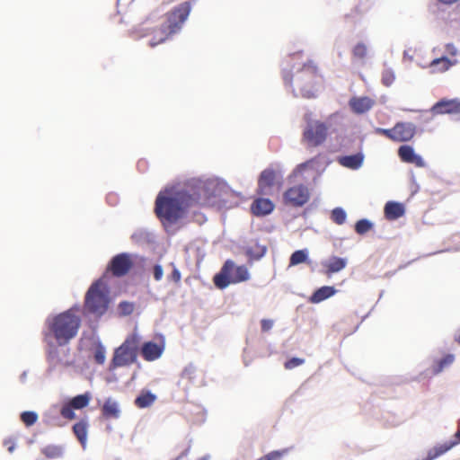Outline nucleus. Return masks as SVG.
Masks as SVG:
<instances>
[{
  "label": "nucleus",
  "mask_w": 460,
  "mask_h": 460,
  "mask_svg": "<svg viewBox=\"0 0 460 460\" xmlns=\"http://www.w3.org/2000/svg\"><path fill=\"white\" fill-rule=\"evenodd\" d=\"M208 195L204 186L190 190L160 192L155 199V212L163 223L174 224L194 208L208 204Z\"/></svg>",
  "instance_id": "f257e3e1"
},
{
  "label": "nucleus",
  "mask_w": 460,
  "mask_h": 460,
  "mask_svg": "<svg viewBox=\"0 0 460 460\" xmlns=\"http://www.w3.org/2000/svg\"><path fill=\"white\" fill-rule=\"evenodd\" d=\"M81 317L74 308L58 314L46 322L47 330L43 332L44 341L58 346H66L75 339L81 327Z\"/></svg>",
  "instance_id": "f03ea898"
},
{
  "label": "nucleus",
  "mask_w": 460,
  "mask_h": 460,
  "mask_svg": "<svg viewBox=\"0 0 460 460\" xmlns=\"http://www.w3.org/2000/svg\"><path fill=\"white\" fill-rule=\"evenodd\" d=\"M190 11V3L183 2L166 13L162 24L152 30L151 39L148 42L149 47L155 48L163 44L172 35L179 32L188 19Z\"/></svg>",
  "instance_id": "7ed1b4c3"
},
{
  "label": "nucleus",
  "mask_w": 460,
  "mask_h": 460,
  "mask_svg": "<svg viewBox=\"0 0 460 460\" xmlns=\"http://www.w3.org/2000/svg\"><path fill=\"white\" fill-rule=\"evenodd\" d=\"M283 79L286 84H289L292 87L293 93L296 95H300L304 98H313L316 95L322 76L314 62L308 61L301 68L297 69L294 75L285 72Z\"/></svg>",
  "instance_id": "20e7f679"
},
{
  "label": "nucleus",
  "mask_w": 460,
  "mask_h": 460,
  "mask_svg": "<svg viewBox=\"0 0 460 460\" xmlns=\"http://www.w3.org/2000/svg\"><path fill=\"white\" fill-rule=\"evenodd\" d=\"M141 337L136 332L128 335L122 344L115 349L109 365V371L129 367L137 361Z\"/></svg>",
  "instance_id": "39448f33"
},
{
  "label": "nucleus",
  "mask_w": 460,
  "mask_h": 460,
  "mask_svg": "<svg viewBox=\"0 0 460 460\" xmlns=\"http://www.w3.org/2000/svg\"><path fill=\"white\" fill-rule=\"evenodd\" d=\"M305 126L302 131L301 142L307 148H314L323 145L329 135L330 128L323 120L312 118V113L304 115Z\"/></svg>",
  "instance_id": "423d86ee"
},
{
  "label": "nucleus",
  "mask_w": 460,
  "mask_h": 460,
  "mask_svg": "<svg viewBox=\"0 0 460 460\" xmlns=\"http://www.w3.org/2000/svg\"><path fill=\"white\" fill-rule=\"evenodd\" d=\"M109 302L106 286L102 280H97L91 285L85 294L84 313L100 317L106 313Z\"/></svg>",
  "instance_id": "0eeeda50"
},
{
  "label": "nucleus",
  "mask_w": 460,
  "mask_h": 460,
  "mask_svg": "<svg viewBox=\"0 0 460 460\" xmlns=\"http://www.w3.org/2000/svg\"><path fill=\"white\" fill-rule=\"evenodd\" d=\"M249 279L250 273L246 266H237L233 261L227 260L220 271L214 276L213 282L217 288L224 289L230 284L244 282Z\"/></svg>",
  "instance_id": "6e6552de"
},
{
  "label": "nucleus",
  "mask_w": 460,
  "mask_h": 460,
  "mask_svg": "<svg viewBox=\"0 0 460 460\" xmlns=\"http://www.w3.org/2000/svg\"><path fill=\"white\" fill-rule=\"evenodd\" d=\"M376 132L394 142H407L414 137L416 128L412 123L398 122L392 128H376Z\"/></svg>",
  "instance_id": "1a4fd4ad"
},
{
  "label": "nucleus",
  "mask_w": 460,
  "mask_h": 460,
  "mask_svg": "<svg viewBox=\"0 0 460 460\" xmlns=\"http://www.w3.org/2000/svg\"><path fill=\"white\" fill-rule=\"evenodd\" d=\"M310 190L304 184H297L289 187L283 193V203L292 208H300L305 205L310 199Z\"/></svg>",
  "instance_id": "9d476101"
},
{
  "label": "nucleus",
  "mask_w": 460,
  "mask_h": 460,
  "mask_svg": "<svg viewBox=\"0 0 460 460\" xmlns=\"http://www.w3.org/2000/svg\"><path fill=\"white\" fill-rule=\"evenodd\" d=\"M134 261L129 253L122 252L112 257L109 262L106 273H111L113 277L121 278L126 276L133 268Z\"/></svg>",
  "instance_id": "9b49d317"
},
{
  "label": "nucleus",
  "mask_w": 460,
  "mask_h": 460,
  "mask_svg": "<svg viewBox=\"0 0 460 460\" xmlns=\"http://www.w3.org/2000/svg\"><path fill=\"white\" fill-rule=\"evenodd\" d=\"M275 185H282V176L274 169L267 168L261 172L258 179L257 193L261 196L271 195V190Z\"/></svg>",
  "instance_id": "f8f14e48"
},
{
  "label": "nucleus",
  "mask_w": 460,
  "mask_h": 460,
  "mask_svg": "<svg viewBox=\"0 0 460 460\" xmlns=\"http://www.w3.org/2000/svg\"><path fill=\"white\" fill-rule=\"evenodd\" d=\"M91 400V394L85 393L73 397L68 402L65 403L60 409V414L66 420L75 419V410L85 408Z\"/></svg>",
  "instance_id": "ddd939ff"
},
{
  "label": "nucleus",
  "mask_w": 460,
  "mask_h": 460,
  "mask_svg": "<svg viewBox=\"0 0 460 460\" xmlns=\"http://www.w3.org/2000/svg\"><path fill=\"white\" fill-rule=\"evenodd\" d=\"M164 348V341L159 343L146 341L141 346L140 354L146 361H155L162 356Z\"/></svg>",
  "instance_id": "4468645a"
},
{
  "label": "nucleus",
  "mask_w": 460,
  "mask_h": 460,
  "mask_svg": "<svg viewBox=\"0 0 460 460\" xmlns=\"http://www.w3.org/2000/svg\"><path fill=\"white\" fill-rule=\"evenodd\" d=\"M430 112L433 115L460 114V101L440 100L431 107Z\"/></svg>",
  "instance_id": "2eb2a0df"
},
{
  "label": "nucleus",
  "mask_w": 460,
  "mask_h": 460,
  "mask_svg": "<svg viewBox=\"0 0 460 460\" xmlns=\"http://www.w3.org/2000/svg\"><path fill=\"white\" fill-rule=\"evenodd\" d=\"M398 155L403 163L411 164L417 167H423L425 165L422 157L417 155L411 146H401L398 149Z\"/></svg>",
  "instance_id": "dca6fc26"
},
{
  "label": "nucleus",
  "mask_w": 460,
  "mask_h": 460,
  "mask_svg": "<svg viewBox=\"0 0 460 460\" xmlns=\"http://www.w3.org/2000/svg\"><path fill=\"white\" fill-rule=\"evenodd\" d=\"M274 209V204L269 199L258 198L251 205V211L257 217L270 214Z\"/></svg>",
  "instance_id": "f3484780"
},
{
  "label": "nucleus",
  "mask_w": 460,
  "mask_h": 460,
  "mask_svg": "<svg viewBox=\"0 0 460 460\" xmlns=\"http://www.w3.org/2000/svg\"><path fill=\"white\" fill-rule=\"evenodd\" d=\"M349 107L354 113L362 114L368 111L375 104L369 97H353L349 100Z\"/></svg>",
  "instance_id": "a211bd4d"
},
{
  "label": "nucleus",
  "mask_w": 460,
  "mask_h": 460,
  "mask_svg": "<svg viewBox=\"0 0 460 460\" xmlns=\"http://www.w3.org/2000/svg\"><path fill=\"white\" fill-rule=\"evenodd\" d=\"M405 213L403 204L395 201H388L384 208V214L387 220L393 221L402 217Z\"/></svg>",
  "instance_id": "6ab92c4d"
},
{
  "label": "nucleus",
  "mask_w": 460,
  "mask_h": 460,
  "mask_svg": "<svg viewBox=\"0 0 460 460\" xmlns=\"http://www.w3.org/2000/svg\"><path fill=\"white\" fill-rule=\"evenodd\" d=\"M364 161L362 153H357L351 155H344L338 158V163L343 167L357 170L361 167Z\"/></svg>",
  "instance_id": "aec40b11"
},
{
  "label": "nucleus",
  "mask_w": 460,
  "mask_h": 460,
  "mask_svg": "<svg viewBox=\"0 0 460 460\" xmlns=\"http://www.w3.org/2000/svg\"><path fill=\"white\" fill-rule=\"evenodd\" d=\"M457 63L456 58L450 59L447 57L435 58L429 64V68L432 73H443L447 71L450 67Z\"/></svg>",
  "instance_id": "412c9836"
},
{
  "label": "nucleus",
  "mask_w": 460,
  "mask_h": 460,
  "mask_svg": "<svg viewBox=\"0 0 460 460\" xmlns=\"http://www.w3.org/2000/svg\"><path fill=\"white\" fill-rule=\"evenodd\" d=\"M347 265V260L340 257H331L327 262L323 264L325 267V274L331 276L333 273L343 270Z\"/></svg>",
  "instance_id": "4be33fe9"
},
{
  "label": "nucleus",
  "mask_w": 460,
  "mask_h": 460,
  "mask_svg": "<svg viewBox=\"0 0 460 460\" xmlns=\"http://www.w3.org/2000/svg\"><path fill=\"white\" fill-rule=\"evenodd\" d=\"M456 440L450 444H444L440 445L438 447H436L432 449H430L428 453L427 458L425 460H433L439 456L443 455L447 451H448L452 447L458 444L460 442V429L456 431Z\"/></svg>",
  "instance_id": "5701e85b"
},
{
  "label": "nucleus",
  "mask_w": 460,
  "mask_h": 460,
  "mask_svg": "<svg viewBox=\"0 0 460 460\" xmlns=\"http://www.w3.org/2000/svg\"><path fill=\"white\" fill-rule=\"evenodd\" d=\"M336 293V289L333 287L324 286L314 292V294L310 297V302L313 304H318L331 296H332Z\"/></svg>",
  "instance_id": "b1692460"
},
{
  "label": "nucleus",
  "mask_w": 460,
  "mask_h": 460,
  "mask_svg": "<svg viewBox=\"0 0 460 460\" xmlns=\"http://www.w3.org/2000/svg\"><path fill=\"white\" fill-rule=\"evenodd\" d=\"M156 400V395L150 391L142 390L140 394L135 399V405L143 409L151 406Z\"/></svg>",
  "instance_id": "393cba45"
},
{
  "label": "nucleus",
  "mask_w": 460,
  "mask_h": 460,
  "mask_svg": "<svg viewBox=\"0 0 460 460\" xmlns=\"http://www.w3.org/2000/svg\"><path fill=\"white\" fill-rule=\"evenodd\" d=\"M102 414L105 419H117L119 416V409L118 403L111 399L105 401Z\"/></svg>",
  "instance_id": "a878e982"
},
{
  "label": "nucleus",
  "mask_w": 460,
  "mask_h": 460,
  "mask_svg": "<svg viewBox=\"0 0 460 460\" xmlns=\"http://www.w3.org/2000/svg\"><path fill=\"white\" fill-rule=\"evenodd\" d=\"M87 429H88V423L86 420H82L78 422H76L73 426V432L79 440V442L82 444L83 447L85 446L87 441Z\"/></svg>",
  "instance_id": "bb28decb"
},
{
  "label": "nucleus",
  "mask_w": 460,
  "mask_h": 460,
  "mask_svg": "<svg viewBox=\"0 0 460 460\" xmlns=\"http://www.w3.org/2000/svg\"><path fill=\"white\" fill-rule=\"evenodd\" d=\"M198 377L201 378V380L199 381V385H202L203 384V373L201 370L197 369L193 366L186 367L181 373V378L184 380H187L188 382H190L191 384H195L196 379Z\"/></svg>",
  "instance_id": "cd10ccee"
},
{
  "label": "nucleus",
  "mask_w": 460,
  "mask_h": 460,
  "mask_svg": "<svg viewBox=\"0 0 460 460\" xmlns=\"http://www.w3.org/2000/svg\"><path fill=\"white\" fill-rule=\"evenodd\" d=\"M267 252V248L264 245L255 243L246 248L245 254L250 260H260Z\"/></svg>",
  "instance_id": "c85d7f7f"
},
{
  "label": "nucleus",
  "mask_w": 460,
  "mask_h": 460,
  "mask_svg": "<svg viewBox=\"0 0 460 460\" xmlns=\"http://www.w3.org/2000/svg\"><path fill=\"white\" fill-rule=\"evenodd\" d=\"M41 453L50 459L58 458L62 455V448L56 445H48L41 449Z\"/></svg>",
  "instance_id": "c756f323"
},
{
  "label": "nucleus",
  "mask_w": 460,
  "mask_h": 460,
  "mask_svg": "<svg viewBox=\"0 0 460 460\" xmlns=\"http://www.w3.org/2000/svg\"><path fill=\"white\" fill-rule=\"evenodd\" d=\"M318 162V157H314L305 163H302L300 164H298L296 169L293 171V173L292 175L293 176H297L299 174H302L304 172V171L307 170V169H315V164H317Z\"/></svg>",
  "instance_id": "7c9ffc66"
},
{
  "label": "nucleus",
  "mask_w": 460,
  "mask_h": 460,
  "mask_svg": "<svg viewBox=\"0 0 460 460\" xmlns=\"http://www.w3.org/2000/svg\"><path fill=\"white\" fill-rule=\"evenodd\" d=\"M307 260V252L305 250H297L294 252L289 259V266H296L305 262Z\"/></svg>",
  "instance_id": "2f4dec72"
},
{
  "label": "nucleus",
  "mask_w": 460,
  "mask_h": 460,
  "mask_svg": "<svg viewBox=\"0 0 460 460\" xmlns=\"http://www.w3.org/2000/svg\"><path fill=\"white\" fill-rule=\"evenodd\" d=\"M93 358L95 363L102 365L106 359V349L102 343H97L94 348Z\"/></svg>",
  "instance_id": "473e14b6"
},
{
  "label": "nucleus",
  "mask_w": 460,
  "mask_h": 460,
  "mask_svg": "<svg viewBox=\"0 0 460 460\" xmlns=\"http://www.w3.org/2000/svg\"><path fill=\"white\" fill-rule=\"evenodd\" d=\"M373 227V225L367 219H360L355 225V231L358 234H364L370 231Z\"/></svg>",
  "instance_id": "72a5a7b5"
},
{
  "label": "nucleus",
  "mask_w": 460,
  "mask_h": 460,
  "mask_svg": "<svg viewBox=\"0 0 460 460\" xmlns=\"http://www.w3.org/2000/svg\"><path fill=\"white\" fill-rule=\"evenodd\" d=\"M455 357L452 354L446 355L443 358H441L438 363L436 367L434 368V373L438 374L441 372L444 367L451 365L454 362Z\"/></svg>",
  "instance_id": "f704fd0d"
},
{
  "label": "nucleus",
  "mask_w": 460,
  "mask_h": 460,
  "mask_svg": "<svg viewBox=\"0 0 460 460\" xmlns=\"http://www.w3.org/2000/svg\"><path fill=\"white\" fill-rule=\"evenodd\" d=\"M367 54V48L364 43H358L352 49V56L356 59H364Z\"/></svg>",
  "instance_id": "c9c22d12"
},
{
  "label": "nucleus",
  "mask_w": 460,
  "mask_h": 460,
  "mask_svg": "<svg viewBox=\"0 0 460 460\" xmlns=\"http://www.w3.org/2000/svg\"><path fill=\"white\" fill-rule=\"evenodd\" d=\"M21 420L26 426H32L38 420V415L34 411H23Z\"/></svg>",
  "instance_id": "e433bc0d"
},
{
  "label": "nucleus",
  "mask_w": 460,
  "mask_h": 460,
  "mask_svg": "<svg viewBox=\"0 0 460 460\" xmlns=\"http://www.w3.org/2000/svg\"><path fill=\"white\" fill-rule=\"evenodd\" d=\"M346 217V212L341 208H336L332 211V219L338 225H342L345 222Z\"/></svg>",
  "instance_id": "4c0bfd02"
},
{
  "label": "nucleus",
  "mask_w": 460,
  "mask_h": 460,
  "mask_svg": "<svg viewBox=\"0 0 460 460\" xmlns=\"http://www.w3.org/2000/svg\"><path fill=\"white\" fill-rule=\"evenodd\" d=\"M394 74L390 69H386L382 73V82L385 86H390L394 83Z\"/></svg>",
  "instance_id": "58836bf2"
},
{
  "label": "nucleus",
  "mask_w": 460,
  "mask_h": 460,
  "mask_svg": "<svg viewBox=\"0 0 460 460\" xmlns=\"http://www.w3.org/2000/svg\"><path fill=\"white\" fill-rule=\"evenodd\" d=\"M305 363V359L304 358H292L288 360H287L285 363H284V367L286 369H293L296 367H299L301 365H303Z\"/></svg>",
  "instance_id": "ea45409f"
},
{
  "label": "nucleus",
  "mask_w": 460,
  "mask_h": 460,
  "mask_svg": "<svg viewBox=\"0 0 460 460\" xmlns=\"http://www.w3.org/2000/svg\"><path fill=\"white\" fill-rule=\"evenodd\" d=\"M119 308L123 315H129L134 311V304L127 301L120 302Z\"/></svg>",
  "instance_id": "a19ab883"
},
{
  "label": "nucleus",
  "mask_w": 460,
  "mask_h": 460,
  "mask_svg": "<svg viewBox=\"0 0 460 460\" xmlns=\"http://www.w3.org/2000/svg\"><path fill=\"white\" fill-rule=\"evenodd\" d=\"M171 265L172 266V271L168 276V279L174 282L175 284H179L181 279V272L173 263H171Z\"/></svg>",
  "instance_id": "79ce46f5"
},
{
  "label": "nucleus",
  "mask_w": 460,
  "mask_h": 460,
  "mask_svg": "<svg viewBox=\"0 0 460 460\" xmlns=\"http://www.w3.org/2000/svg\"><path fill=\"white\" fill-rule=\"evenodd\" d=\"M153 274H154V279L156 281H160L164 276L163 267L159 264L155 265L153 268Z\"/></svg>",
  "instance_id": "37998d69"
},
{
  "label": "nucleus",
  "mask_w": 460,
  "mask_h": 460,
  "mask_svg": "<svg viewBox=\"0 0 460 460\" xmlns=\"http://www.w3.org/2000/svg\"><path fill=\"white\" fill-rule=\"evenodd\" d=\"M261 331L263 332H269L273 327V321L269 319H262L261 321Z\"/></svg>",
  "instance_id": "c03bdc74"
},
{
  "label": "nucleus",
  "mask_w": 460,
  "mask_h": 460,
  "mask_svg": "<svg viewBox=\"0 0 460 460\" xmlns=\"http://www.w3.org/2000/svg\"><path fill=\"white\" fill-rule=\"evenodd\" d=\"M446 50L453 58L456 57L458 52L455 45L451 43L446 45Z\"/></svg>",
  "instance_id": "a18cd8bd"
},
{
  "label": "nucleus",
  "mask_w": 460,
  "mask_h": 460,
  "mask_svg": "<svg viewBox=\"0 0 460 460\" xmlns=\"http://www.w3.org/2000/svg\"><path fill=\"white\" fill-rule=\"evenodd\" d=\"M4 444L7 447V450L10 453H13L14 451L15 444H14V442L12 439L5 440Z\"/></svg>",
  "instance_id": "49530a36"
},
{
  "label": "nucleus",
  "mask_w": 460,
  "mask_h": 460,
  "mask_svg": "<svg viewBox=\"0 0 460 460\" xmlns=\"http://www.w3.org/2000/svg\"><path fill=\"white\" fill-rule=\"evenodd\" d=\"M438 1L442 4H452L456 2H457L458 0H438Z\"/></svg>",
  "instance_id": "de8ad7c7"
},
{
  "label": "nucleus",
  "mask_w": 460,
  "mask_h": 460,
  "mask_svg": "<svg viewBox=\"0 0 460 460\" xmlns=\"http://www.w3.org/2000/svg\"><path fill=\"white\" fill-rule=\"evenodd\" d=\"M456 341L460 344V334L456 338Z\"/></svg>",
  "instance_id": "09e8293b"
},
{
  "label": "nucleus",
  "mask_w": 460,
  "mask_h": 460,
  "mask_svg": "<svg viewBox=\"0 0 460 460\" xmlns=\"http://www.w3.org/2000/svg\"><path fill=\"white\" fill-rule=\"evenodd\" d=\"M199 460H208V459L207 457H202V458H200Z\"/></svg>",
  "instance_id": "8fccbe9b"
}]
</instances>
